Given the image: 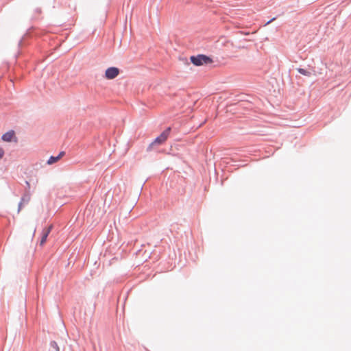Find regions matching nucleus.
<instances>
[{
	"mask_svg": "<svg viewBox=\"0 0 351 351\" xmlns=\"http://www.w3.org/2000/svg\"><path fill=\"white\" fill-rule=\"evenodd\" d=\"M191 62L196 66L208 64L212 62V60L205 55H198L197 56L191 57Z\"/></svg>",
	"mask_w": 351,
	"mask_h": 351,
	"instance_id": "obj_1",
	"label": "nucleus"
},
{
	"mask_svg": "<svg viewBox=\"0 0 351 351\" xmlns=\"http://www.w3.org/2000/svg\"><path fill=\"white\" fill-rule=\"evenodd\" d=\"M171 131V128H167L165 131H163L159 136H158L152 144H162L168 138Z\"/></svg>",
	"mask_w": 351,
	"mask_h": 351,
	"instance_id": "obj_2",
	"label": "nucleus"
},
{
	"mask_svg": "<svg viewBox=\"0 0 351 351\" xmlns=\"http://www.w3.org/2000/svg\"><path fill=\"white\" fill-rule=\"evenodd\" d=\"M119 74V69L117 67H110L105 72V77L108 80H112Z\"/></svg>",
	"mask_w": 351,
	"mask_h": 351,
	"instance_id": "obj_3",
	"label": "nucleus"
},
{
	"mask_svg": "<svg viewBox=\"0 0 351 351\" xmlns=\"http://www.w3.org/2000/svg\"><path fill=\"white\" fill-rule=\"evenodd\" d=\"M2 140L5 142H11L12 141H16V138L15 137L14 132L13 130H10L5 133L2 136Z\"/></svg>",
	"mask_w": 351,
	"mask_h": 351,
	"instance_id": "obj_4",
	"label": "nucleus"
},
{
	"mask_svg": "<svg viewBox=\"0 0 351 351\" xmlns=\"http://www.w3.org/2000/svg\"><path fill=\"white\" fill-rule=\"evenodd\" d=\"M52 229V226H49L47 228L43 230V236L40 240V245H43L47 241V237Z\"/></svg>",
	"mask_w": 351,
	"mask_h": 351,
	"instance_id": "obj_5",
	"label": "nucleus"
},
{
	"mask_svg": "<svg viewBox=\"0 0 351 351\" xmlns=\"http://www.w3.org/2000/svg\"><path fill=\"white\" fill-rule=\"evenodd\" d=\"M60 160V157L58 156H51L47 160L48 165H52L53 163L57 162Z\"/></svg>",
	"mask_w": 351,
	"mask_h": 351,
	"instance_id": "obj_6",
	"label": "nucleus"
},
{
	"mask_svg": "<svg viewBox=\"0 0 351 351\" xmlns=\"http://www.w3.org/2000/svg\"><path fill=\"white\" fill-rule=\"evenodd\" d=\"M297 71H298V73H300L302 75H306V76H310L311 75V73L309 71L304 69L298 68Z\"/></svg>",
	"mask_w": 351,
	"mask_h": 351,
	"instance_id": "obj_7",
	"label": "nucleus"
},
{
	"mask_svg": "<svg viewBox=\"0 0 351 351\" xmlns=\"http://www.w3.org/2000/svg\"><path fill=\"white\" fill-rule=\"evenodd\" d=\"M4 154L5 152L3 149L0 147V160L3 157Z\"/></svg>",
	"mask_w": 351,
	"mask_h": 351,
	"instance_id": "obj_8",
	"label": "nucleus"
},
{
	"mask_svg": "<svg viewBox=\"0 0 351 351\" xmlns=\"http://www.w3.org/2000/svg\"><path fill=\"white\" fill-rule=\"evenodd\" d=\"M64 155V152H61L58 156H57L58 157H60V159Z\"/></svg>",
	"mask_w": 351,
	"mask_h": 351,
	"instance_id": "obj_9",
	"label": "nucleus"
},
{
	"mask_svg": "<svg viewBox=\"0 0 351 351\" xmlns=\"http://www.w3.org/2000/svg\"><path fill=\"white\" fill-rule=\"evenodd\" d=\"M274 20H276V18H275V17H274V18H273V19H271L270 21H269L265 24V25H267L269 24V23H271L272 21H274Z\"/></svg>",
	"mask_w": 351,
	"mask_h": 351,
	"instance_id": "obj_10",
	"label": "nucleus"
}]
</instances>
